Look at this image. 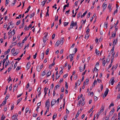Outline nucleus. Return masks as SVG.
<instances>
[{
	"mask_svg": "<svg viewBox=\"0 0 120 120\" xmlns=\"http://www.w3.org/2000/svg\"><path fill=\"white\" fill-rule=\"evenodd\" d=\"M79 71L80 72H82V71L84 70L82 68V67H79Z\"/></svg>",
	"mask_w": 120,
	"mask_h": 120,
	"instance_id": "obj_26",
	"label": "nucleus"
},
{
	"mask_svg": "<svg viewBox=\"0 0 120 120\" xmlns=\"http://www.w3.org/2000/svg\"><path fill=\"white\" fill-rule=\"evenodd\" d=\"M101 112H98L97 113V118H98L100 114H101Z\"/></svg>",
	"mask_w": 120,
	"mask_h": 120,
	"instance_id": "obj_62",
	"label": "nucleus"
},
{
	"mask_svg": "<svg viewBox=\"0 0 120 120\" xmlns=\"http://www.w3.org/2000/svg\"><path fill=\"white\" fill-rule=\"evenodd\" d=\"M106 61L104 60L102 62V64L103 66H105V64L106 63Z\"/></svg>",
	"mask_w": 120,
	"mask_h": 120,
	"instance_id": "obj_35",
	"label": "nucleus"
},
{
	"mask_svg": "<svg viewBox=\"0 0 120 120\" xmlns=\"http://www.w3.org/2000/svg\"><path fill=\"white\" fill-rule=\"evenodd\" d=\"M47 1V0H44L43 1V2H41V5H42L43 6H44L45 3V2Z\"/></svg>",
	"mask_w": 120,
	"mask_h": 120,
	"instance_id": "obj_25",
	"label": "nucleus"
},
{
	"mask_svg": "<svg viewBox=\"0 0 120 120\" xmlns=\"http://www.w3.org/2000/svg\"><path fill=\"white\" fill-rule=\"evenodd\" d=\"M37 114L33 113V116L34 117H36L37 116Z\"/></svg>",
	"mask_w": 120,
	"mask_h": 120,
	"instance_id": "obj_57",
	"label": "nucleus"
},
{
	"mask_svg": "<svg viewBox=\"0 0 120 120\" xmlns=\"http://www.w3.org/2000/svg\"><path fill=\"white\" fill-rule=\"evenodd\" d=\"M45 105L46 107L47 106V108H48H48H49L50 106V102L49 101V99L46 101Z\"/></svg>",
	"mask_w": 120,
	"mask_h": 120,
	"instance_id": "obj_1",
	"label": "nucleus"
},
{
	"mask_svg": "<svg viewBox=\"0 0 120 120\" xmlns=\"http://www.w3.org/2000/svg\"><path fill=\"white\" fill-rule=\"evenodd\" d=\"M117 42V40L116 39V40H114L113 41L112 44V45L113 46H115V45L116 44V43Z\"/></svg>",
	"mask_w": 120,
	"mask_h": 120,
	"instance_id": "obj_13",
	"label": "nucleus"
},
{
	"mask_svg": "<svg viewBox=\"0 0 120 120\" xmlns=\"http://www.w3.org/2000/svg\"><path fill=\"white\" fill-rule=\"evenodd\" d=\"M102 7H103V11H104V10L107 7V4H105V3H104L102 5Z\"/></svg>",
	"mask_w": 120,
	"mask_h": 120,
	"instance_id": "obj_16",
	"label": "nucleus"
},
{
	"mask_svg": "<svg viewBox=\"0 0 120 120\" xmlns=\"http://www.w3.org/2000/svg\"><path fill=\"white\" fill-rule=\"evenodd\" d=\"M55 34H53L52 35V39H53L55 38Z\"/></svg>",
	"mask_w": 120,
	"mask_h": 120,
	"instance_id": "obj_64",
	"label": "nucleus"
},
{
	"mask_svg": "<svg viewBox=\"0 0 120 120\" xmlns=\"http://www.w3.org/2000/svg\"><path fill=\"white\" fill-rule=\"evenodd\" d=\"M60 85H59V84L57 85H56L55 87H54V90H57V88L58 87H59L60 86Z\"/></svg>",
	"mask_w": 120,
	"mask_h": 120,
	"instance_id": "obj_20",
	"label": "nucleus"
},
{
	"mask_svg": "<svg viewBox=\"0 0 120 120\" xmlns=\"http://www.w3.org/2000/svg\"><path fill=\"white\" fill-rule=\"evenodd\" d=\"M65 87L66 89L68 88V85L66 82H65Z\"/></svg>",
	"mask_w": 120,
	"mask_h": 120,
	"instance_id": "obj_43",
	"label": "nucleus"
},
{
	"mask_svg": "<svg viewBox=\"0 0 120 120\" xmlns=\"http://www.w3.org/2000/svg\"><path fill=\"white\" fill-rule=\"evenodd\" d=\"M44 54L43 53H42L41 54V58H42V59H43L44 57Z\"/></svg>",
	"mask_w": 120,
	"mask_h": 120,
	"instance_id": "obj_39",
	"label": "nucleus"
},
{
	"mask_svg": "<svg viewBox=\"0 0 120 120\" xmlns=\"http://www.w3.org/2000/svg\"><path fill=\"white\" fill-rule=\"evenodd\" d=\"M29 108H26V112L25 113H27L29 110Z\"/></svg>",
	"mask_w": 120,
	"mask_h": 120,
	"instance_id": "obj_51",
	"label": "nucleus"
},
{
	"mask_svg": "<svg viewBox=\"0 0 120 120\" xmlns=\"http://www.w3.org/2000/svg\"><path fill=\"white\" fill-rule=\"evenodd\" d=\"M89 80L88 79H86V85H88V82L89 81Z\"/></svg>",
	"mask_w": 120,
	"mask_h": 120,
	"instance_id": "obj_46",
	"label": "nucleus"
},
{
	"mask_svg": "<svg viewBox=\"0 0 120 120\" xmlns=\"http://www.w3.org/2000/svg\"><path fill=\"white\" fill-rule=\"evenodd\" d=\"M19 52V50L18 49H16V52L14 53L13 55L14 56L17 55Z\"/></svg>",
	"mask_w": 120,
	"mask_h": 120,
	"instance_id": "obj_14",
	"label": "nucleus"
},
{
	"mask_svg": "<svg viewBox=\"0 0 120 120\" xmlns=\"http://www.w3.org/2000/svg\"><path fill=\"white\" fill-rule=\"evenodd\" d=\"M89 35H88V34L86 33L85 35V38L86 39H88Z\"/></svg>",
	"mask_w": 120,
	"mask_h": 120,
	"instance_id": "obj_19",
	"label": "nucleus"
},
{
	"mask_svg": "<svg viewBox=\"0 0 120 120\" xmlns=\"http://www.w3.org/2000/svg\"><path fill=\"white\" fill-rule=\"evenodd\" d=\"M95 51L96 52L97 54H99V51H98L96 49Z\"/></svg>",
	"mask_w": 120,
	"mask_h": 120,
	"instance_id": "obj_63",
	"label": "nucleus"
},
{
	"mask_svg": "<svg viewBox=\"0 0 120 120\" xmlns=\"http://www.w3.org/2000/svg\"><path fill=\"white\" fill-rule=\"evenodd\" d=\"M49 49H48L46 50V55H47L49 52Z\"/></svg>",
	"mask_w": 120,
	"mask_h": 120,
	"instance_id": "obj_37",
	"label": "nucleus"
},
{
	"mask_svg": "<svg viewBox=\"0 0 120 120\" xmlns=\"http://www.w3.org/2000/svg\"><path fill=\"white\" fill-rule=\"evenodd\" d=\"M60 44H61V42H60V41H58L55 44V46L58 47Z\"/></svg>",
	"mask_w": 120,
	"mask_h": 120,
	"instance_id": "obj_8",
	"label": "nucleus"
},
{
	"mask_svg": "<svg viewBox=\"0 0 120 120\" xmlns=\"http://www.w3.org/2000/svg\"><path fill=\"white\" fill-rule=\"evenodd\" d=\"M9 61H8V62L6 61L5 65V67H6L8 65H9Z\"/></svg>",
	"mask_w": 120,
	"mask_h": 120,
	"instance_id": "obj_36",
	"label": "nucleus"
},
{
	"mask_svg": "<svg viewBox=\"0 0 120 120\" xmlns=\"http://www.w3.org/2000/svg\"><path fill=\"white\" fill-rule=\"evenodd\" d=\"M82 94H81L80 96H78V100H79L81 98H82Z\"/></svg>",
	"mask_w": 120,
	"mask_h": 120,
	"instance_id": "obj_60",
	"label": "nucleus"
},
{
	"mask_svg": "<svg viewBox=\"0 0 120 120\" xmlns=\"http://www.w3.org/2000/svg\"><path fill=\"white\" fill-rule=\"evenodd\" d=\"M41 69L40 66H37V70L38 72L40 71Z\"/></svg>",
	"mask_w": 120,
	"mask_h": 120,
	"instance_id": "obj_17",
	"label": "nucleus"
},
{
	"mask_svg": "<svg viewBox=\"0 0 120 120\" xmlns=\"http://www.w3.org/2000/svg\"><path fill=\"white\" fill-rule=\"evenodd\" d=\"M68 22H65L64 23V26H66L68 24Z\"/></svg>",
	"mask_w": 120,
	"mask_h": 120,
	"instance_id": "obj_38",
	"label": "nucleus"
},
{
	"mask_svg": "<svg viewBox=\"0 0 120 120\" xmlns=\"http://www.w3.org/2000/svg\"><path fill=\"white\" fill-rule=\"evenodd\" d=\"M51 74V72L50 71H49L47 73V77L49 76Z\"/></svg>",
	"mask_w": 120,
	"mask_h": 120,
	"instance_id": "obj_22",
	"label": "nucleus"
},
{
	"mask_svg": "<svg viewBox=\"0 0 120 120\" xmlns=\"http://www.w3.org/2000/svg\"><path fill=\"white\" fill-rule=\"evenodd\" d=\"M22 99V98H20L19 99H18L17 100V105L19 103V102H20L21 101Z\"/></svg>",
	"mask_w": 120,
	"mask_h": 120,
	"instance_id": "obj_24",
	"label": "nucleus"
},
{
	"mask_svg": "<svg viewBox=\"0 0 120 120\" xmlns=\"http://www.w3.org/2000/svg\"><path fill=\"white\" fill-rule=\"evenodd\" d=\"M45 75V71H43L41 73V75L42 76H44Z\"/></svg>",
	"mask_w": 120,
	"mask_h": 120,
	"instance_id": "obj_52",
	"label": "nucleus"
},
{
	"mask_svg": "<svg viewBox=\"0 0 120 120\" xmlns=\"http://www.w3.org/2000/svg\"><path fill=\"white\" fill-rule=\"evenodd\" d=\"M104 107H103V106L102 105L101 108L99 112L101 113L104 110Z\"/></svg>",
	"mask_w": 120,
	"mask_h": 120,
	"instance_id": "obj_15",
	"label": "nucleus"
},
{
	"mask_svg": "<svg viewBox=\"0 0 120 120\" xmlns=\"http://www.w3.org/2000/svg\"><path fill=\"white\" fill-rule=\"evenodd\" d=\"M95 70H96V71L97 72L98 71V70L96 68V67L95 66L94 69L93 70V72H94V71H95Z\"/></svg>",
	"mask_w": 120,
	"mask_h": 120,
	"instance_id": "obj_23",
	"label": "nucleus"
},
{
	"mask_svg": "<svg viewBox=\"0 0 120 120\" xmlns=\"http://www.w3.org/2000/svg\"><path fill=\"white\" fill-rule=\"evenodd\" d=\"M109 92V89H107L105 91L104 94L105 95V97H106L107 95Z\"/></svg>",
	"mask_w": 120,
	"mask_h": 120,
	"instance_id": "obj_7",
	"label": "nucleus"
},
{
	"mask_svg": "<svg viewBox=\"0 0 120 120\" xmlns=\"http://www.w3.org/2000/svg\"><path fill=\"white\" fill-rule=\"evenodd\" d=\"M20 20L18 21L16 23V25H18L20 24Z\"/></svg>",
	"mask_w": 120,
	"mask_h": 120,
	"instance_id": "obj_44",
	"label": "nucleus"
},
{
	"mask_svg": "<svg viewBox=\"0 0 120 120\" xmlns=\"http://www.w3.org/2000/svg\"><path fill=\"white\" fill-rule=\"evenodd\" d=\"M114 108L110 112L109 114V116H111L114 113Z\"/></svg>",
	"mask_w": 120,
	"mask_h": 120,
	"instance_id": "obj_5",
	"label": "nucleus"
},
{
	"mask_svg": "<svg viewBox=\"0 0 120 120\" xmlns=\"http://www.w3.org/2000/svg\"><path fill=\"white\" fill-rule=\"evenodd\" d=\"M6 60V59H4L3 61V65L4 66V64Z\"/></svg>",
	"mask_w": 120,
	"mask_h": 120,
	"instance_id": "obj_41",
	"label": "nucleus"
},
{
	"mask_svg": "<svg viewBox=\"0 0 120 120\" xmlns=\"http://www.w3.org/2000/svg\"><path fill=\"white\" fill-rule=\"evenodd\" d=\"M64 96V95L63 94H60V98L61 99H62Z\"/></svg>",
	"mask_w": 120,
	"mask_h": 120,
	"instance_id": "obj_59",
	"label": "nucleus"
},
{
	"mask_svg": "<svg viewBox=\"0 0 120 120\" xmlns=\"http://www.w3.org/2000/svg\"><path fill=\"white\" fill-rule=\"evenodd\" d=\"M16 117V115H13L12 117V118L13 119H15V117Z\"/></svg>",
	"mask_w": 120,
	"mask_h": 120,
	"instance_id": "obj_56",
	"label": "nucleus"
},
{
	"mask_svg": "<svg viewBox=\"0 0 120 120\" xmlns=\"http://www.w3.org/2000/svg\"><path fill=\"white\" fill-rule=\"evenodd\" d=\"M107 24L108 23L107 22H105L104 23V26L105 27H106V28H107Z\"/></svg>",
	"mask_w": 120,
	"mask_h": 120,
	"instance_id": "obj_30",
	"label": "nucleus"
},
{
	"mask_svg": "<svg viewBox=\"0 0 120 120\" xmlns=\"http://www.w3.org/2000/svg\"><path fill=\"white\" fill-rule=\"evenodd\" d=\"M114 79V77H112L110 80L109 82H111V84L112 85H113L114 83L115 82Z\"/></svg>",
	"mask_w": 120,
	"mask_h": 120,
	"instance_id": "obj_3",
	"label": "nucleus"
},
{
	"mask_svg": "<svg viewBox=\"0 0 120 120\" xmlns=\"http://www.w3.org/2000/svg\"><path fill=\"white\" fill-rule=\"evenodd\" d=\"M30 62H28L26 65V67L28 69L30 68Z\"/></svg>",
	"mask_w": 120,
	"mask_h": 120,
	"instance_id": "obj_11",
	"label": "nucleus"
},
{
	"mask_svg": "<svg viewBox=\"0 0 120 120\" xmlns=\"http://www.w3.org/2000/svg\"><path fill=\"white\" fill-rule=\"evenodd\" d=\"M87 11H86L83 14V15H82L81 16V18L83 17L87 13Z\"/></svg>",
	"mask_w": 120,
	"mask_h": 120,
	"instance_id": "obj_21",
	"label": "nucleus"
},
{
	"mask_svg": "<svg viewBox=\"0 0 120 120\" xmlns=\"http://www.w3.org/2000/svg\"><path fill=\"white\" fill-rule=\"evenodd\" d=\"M108 8L109 9V12H110L111 10V9H112L111 8V6L110 4H109L108 5Z\"/></svg>",
	"mask_w": 120,
	"mask_h": 120,
	"instance_id": "obj_28",
	"label": "nucleus"
},
{
	"mask_svg": "<svg viewBox=\"0 0 120 120\" xmlns=\"http://www.w3.org/2000/svg\"><path fill=\"white\" fill-rule=\"evenodd\" d=\"M74 55V54H70L69 55V56L70 57V61H71L73 60V56Z\"/></svg>",
	"mask_w": 120,
	"mask_h": 120,
	"instance_id": "obj_4",
	"label": "nucleus"
},
{
	"mask_svg": "<svg viewBox=\"0 0 120 120\" xmlns=\"http://www.w3.org/2000/svg\"><path fill=\"white\" fill-rule=\"evenodd\" d=\"M117 9H116V10H115L113 12V14L115 15L116 13H117Z\"/></svg>",
	"mask_w": 120,
	"mask_h": 120,
	"instance_id": "obj_58",
	"label": "nucleus"
},
{
	"mask_svg": "<svg viewBox=\"0 0 120 120\" xmlns=\"http://www.w3.org/2000/svg\"><path fill=\"white\" fill-rule=\"evenodd\" d=\"M114 46H113V47L112 48V49H111L110 50V52H113L114 51ZM113 52H112V53Z\"/></svg>",
	"mask_w": 120,
	"mask_h": 120,
	"instance_id": "obj_47",
	"label": "nucleus"
},
{
	"mask_svg": "<svg viewBox=\"0 0 120 120\" xmlns=\"http://www.w3.org/2000/svg\"><path fill=\"white\" fill-rule=\"evenodd\" d=\"M6 100L4 101H3L2 103V104H3V106H4L5 104H6Z\"/></svg>",
	"mask_w": 120,
	"mask_h": 120,
	"instance_id": "obj_61",
	"label": "nucleus"
},
{
	"mask_svg": "<svg viewBox=\"0 0 120 120\" xmlns=\"http://www.w3.org/2000/svg\"><path fill=\"white\" fill-rule=\"evenodd\" d=\"M56 102V101L55 99H53L52 100L51 102V105L52 106L55 104Z\"/></svg>",
	"mask_w": 120,
	"mask_h": 120,
	"instance_id": "obj_6",
	"label": "nucleus"
},
{
	"mask_svg": "<svg viewBox=\"0 0 120 120\" xmlns=\"http://www.w3.org/2000/svg\"><path fill=\"white\" fill-rule=\"evenodd\" d=\"M49 110V108H47V109L45 111V115L47 113V112H48Z\"/></svg>",
	"mask_w": 120,
	"mask_h": 120,
	"instance_id": "obj_53",
	"label": "nucleus"
},
{
	"mask_svg": "<svg viewBox=\"0 0 120 120\" xmlns=\"http://www.w3.org/2000/svg\"><path fill=\"white\" fill-rule=\"evenodd\" d=\"M56 113H55L54 115L52 117V119L53 120L54 119L56 118Z\"/></svg>",
	"mask_w": 120,
	"mask_h": 120,
	"instance_id": "obj_31",
	"label": "nucleus"
},
{
	"mask_svg": "<svg viewBox=\"0 0 120 120\" xmlns=\"http://www.w3.org/2000/svg\"><path fill=\"white\" fill-rule=\"evenodd\" d=\"M82 101H81V100H80V101H79V102L78 103V105L80 106V104L82 103Z\"/></svg>",
	"mask_w": 120,
	"mask_h": 120,
	"instance_id": "obj_42",
	"label": "nucleus"
},
{
	"mask_svg": "<svg viewBox=\"0 0 120 120\" xmlns=\"http://www.w3.org/2000/svg\"><path fill=\"white\" fill-rule=\"evenodd\" d=\"M29 28V27H27L26 25L25 26L24 29H25L26 30H28Z\"/></svg>",
	"mask_w": 120,
	"mask_h": 120,
	"instance_id": "obj_32",
	"label": "nucleus"
},
{
	"mask_svg": "<svg viewBox=\"0 0 120 120\" xmlns=\"http://www.w3.org/2000/svg\"><path fill=\"white\" fill-rule=\"evenodd\" d=\"M81 13L80 12H79L77 15V18H78L81 16Z\"/></svg>",
	"mask_w": 120,
	"mask_h": 120,
	"instance_id": "obj_48",
	"label": "nucleus"
},
{
	"mask_svg": "<svg viewBox=\"0 0 120 120\" xmlns=\"http://www.w3.org/2000/svg\"><path fill=\"white\" fill-rule=\"evenodd\" d=\"M95 107V106L94 105H93L91 108L89 110V112H91L92 110Z\"/></svg>",
	"mask_w": 120,
	"mask_h": 120,
	"instance_id": "obj_29",
	"label": "nucleus"
},
{
	"mask_svg": "<svg viewBox=\"0 0 120 120\" xmlns=\"http://www.w3.org/2000/svg\"><path fill=\"white\" fill-rule=\"evenodd\" d=\"M97 83V81L96 80H95L92 86L94 87L95 86V84H96Z\"/></svg>",
	"mask_w": 120,
	"mask_h": 120,
	"instance_id": "obj_18",
	"label": "nucleus"
},
{
	"mask_svg": "<svg viewBox=\"0 0 120 120\" xmlns=\"http://www.w3.org/2000/svg\"><path fill=\"white\" fill-rule=\"evenodd\" d=\"M48 34V33H47V34L46 35H45L43 38V42L44 43H45L46 42V41L48 39L46 38Z\"/></svg>",
	"mask_w": 120,
	"mask_h": 120,
	"instance_id": "obj_2",
	"label": "nucleus"
},
{
	"mask_svg": "<svg viewBox=\"0 0 120 120\" xmlns=\"http://www.w3.org/2000/svg\"><path fill=\"white\" fill-rule=\"evenodd\" d=\"M37 53L36 52L35 53V54L33 56V58L34 59H35L36 58V57L37 55Z\"/></svg>",
	"mask_w": 120,
	"mask_h": 120,
	"instance_id": "obj_50",
	"label": "nucleus"
},
{
	"mask_svg": "<svg viewBox=\"0 0 120 120\" xmlns=\"http://www.w3.org/2000/svg\"><path fill=\"white\" fill-rule=\"evenodd\" d=\"M79 110L78 111V112L76 114V116H75V118H77V117H78L79 116V114L80 113V112L79 113Z\"/></svg>",
	"mask_w": 120,
	"mask_h": 120,
	"instance_id": "obj_33",
	"label": "nucleus"
},
{
	"mask_svg": "<svg viewBox=\"0 0 120 120\" xmlns=\"http://www.w3.org/2000/svg\"><path fill=\"white\" fill-rule=\"evenodd\" d=\"M120 85V82H119L118 85L116 87V89H117L118 88Z\"/></svg>",
	"mask_w": 120,
	"mask_h": 120,
	"instance_id": "obj_40",
	"label": "nucleus"
},
{
	"mask_svg": "<svg viewBox=\"0 0 120 120\" xmlns=\"http://www.w3.org/2000/svg\"><path fill=\"white\" fill-rule=\"evenodd\" d=\"M10 49H8L7 51H6L4 52V54H6L7 53H8L9 52H10Z\"/></svg>",
	"mask_w": 120,
	"mask_h": 120,
	"instance_id": "obj_27",
	"label": "nucleus"
},
{
	"mask_svg": "<svg viewBox=\"0 0 120 120\" xmlns=\"http://www.w3.org/2000/svg\"><path fill=\"white\" fill-rule=\"evenodd\" d=\"M41 89V87H38V88L37 91H38V92H41L40 91V90Z\"/></svg>",
	"mask_w": 120,
	"mask_h": 120,
	"instance_id": "obj_49",
	"label": "nucleus"
},
{
	"mask_svg": "<svg viewBox=\"0 0 120 120\" xmlns=\"http://www.w3.org/2000/svg\"><path fill=\"white\" fill-rule=\"evenodd\" d=\"M35 13L34 12H33L32 14H30V18H32V17H33Z\"/></svg>",
	"mask_w": 120,
	"mask_h": 120,
	"instance_id": "obj_34",
	"label": "nucleus"
},
{
	"mask_svg": "<svg viewBox=\"0 0 120 120\" xmlns=\"http://www.w3.org/2000/svg\"><path fill=\"white\" fill-rule=\"evenodd\" d=\"M63 39H64V38H62L60 40V42H61V43H62V44H63L64 42V41L63 40Z\"/></svg>",
	"mask_w": 120,
	"mask_h": 120,
	"instance_id": "obj_45",
	"label": "nucleus"
},
{
	"mask_svg": "<svg viewBox=\"0 0 120 120\" xmlns=\"http://www.w3.org/2000/svg\"><path fill=\"white\" fill-rule=\"evenodd\" d=\"M15 49L14 48H13L11 51V52L12 53H13L15 51Z\"/></svg>",
	"mask_w": 120,
	"mask_h": 120,
	"instance_id": "obj_55",
	"label": "nucleus"
},
{
	"mask_svg": "<svg viewBox=\"0 0 120 120\" xmlns=\"http://www.w3.org/2000/svg\"><path fill=\"white\" fill-rule=\"evenodd\" d=\"M55 62L54 61H53V63L51 64H50L49 66V68L50 69H51L52 66H53L55 64Z\"/></svg>",
	"mask_w": 120,
	"mask_h": 120,
	"instance_id": "obj_12",
	"label": "nucleus"
},
{
	"mask_svg": "<svg viewBox=\"0 0 120 120\" xmlns=\"http://www.w3.org/2000/svg\"><path fill=\"white\" fill-rule=\"evenodd\" d=\"M9 0H6V4L5 5L7 6V5L6 4H8L9 3Z\"/></svg>",
	"mask_w": 120,
	"mask_h": 120,
	"instance_id": "obj_54",
	"label": "nucleus"
},
{
	"mask_svg": "<svg viewBox=\"0 0 120 120\" xmlns=\"http://www.w3.org/2000/svg\"><path fill=\"white\" fill-rule=\"evenodd\" d=\"M48 88H46V87H45L44 89V92H45V95L44 96V97H45V96L46 94L47 93V91L48 90Z\"/></svg>",
	"mask_w": 120,
	"mask_h": 120,
	"instance_id": "obj_9",
	"label": "nucleus"
},
{
	"mask_svg": "<svg viewBox=\"0 0 120 120\" xmlns=\"http://www.w3.org/2000/svg\"><path fill=\"white\" fill-rule=\"evenodd\" d=\"M71 23H72V25L74 26H77V22H76L74 23V21H71Z\"/></svg>",
	"mask_w": 120,
	"mask_h": 120,
	"instance_id": "obj_10",
	"label": "nucleus"
}]
</instances>
